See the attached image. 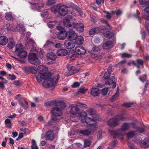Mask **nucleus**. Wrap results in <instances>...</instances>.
I'll return each mask as SVG.
<instances>
[{
  "instance_id": "obj_1",
  "label": "nucleus",
  "mask_w": 149,
  "mask_h": 149,
  "mask_svg": "<svg viewBox=\"0 0 149 149\" xmlns=\"http://www.w3.org/2000/svg\"><path fill=\"white\" fill-rule=\"evenodd\" d=\"M51 76V73L45 74L44 73L39 72L38 75H36V77L38 82H41L42 79H44L42 82V85L44 86L47 88L51 87L54 88L58 82L59 76L58 74H57L52 78L50 77Z\"/></svg>"
},
{
  "instance_id": "obj_2",
  "label": "nucleus",
  "mask_w": 149,
  "mask_h": 149,
  "mask_svg": "<svg viewBox=\"0 0 149 149\" xmlns=\"http://www.w3.org/2000/svg\"><path fill=\"white\" fill-rule=\"evenodd\" d=\"M130 127V124L128 123H125L123 124L120 128L118 129L117 131H114L112 130H109V132L114 137H121L122 139V136L124 134V132L128 130Z\"/></svg>"
},
{
  "instance_id": "obj_3",
  "label": "nucleus",
  "mask_w": 149,
  "mask_h": 149,
  "mask_svg": "<svg viewBox=\"0 0 149 149\" xmlns=\"http://www.w3.org/2000/svg\"><path fill=\"white\" fill-rule=\"evenodd\" d=\"M28 60L30 63L36 65H39L41 63L40 60L38 58L36 54L34 53H31L29 54Z\"/></svg>"
},
{
  "instance_id": "obj_4",
  "label": "nucleus",
  "mask_w": 149,
  "mask_h": 149,
  "mask_svg": "<svg viewBox=\"0 0 149 149\" xmlns=\"http://www.w3.org/2000/svg\"><path fill=\"white\" fill-rule=\"evenodd\" d=\"M51 112L52 114V118L54 121H56L57 120L56 116H60L63 113L62 110L57 107L53 108L51 111Z\"/></svg>"
},
{
  "instance_id": "obj_5",
  "label": "nucleus",
  "mask_w": 149,
  "mask_h": 149,
  "mask_svg": "<svg viewBox=\"0 0 149 149\" xmlns=\"http://www.w3.org/2000/svg\"><path fill=\"white\" fill-rule=\"evenodd\" d=\"M124 119L121 116H117L109 120L108 121V125L113 127L117 126L119 125V121L120 120H123Z\"/></svg>"
},
{
  "instance_id": "obj_6",
  "label": "nucleus",
  "mask_w": 149,
  "mask_h": 149,
  "mask_svg": "<svg viewBox=\"0 0 149 149\" xmlns=\"http://www.w3.org/2000/svg\"><path fill=\"white\" fill-rule=\"evenodd\" d=\"M70 113L72 116L76 117L77 114H79L81 113V110L77 107L75 105L72 104L70 106Z\"/></svg>"
},
{
  "instance_id": "obj_7",
  "label": "nucleus",
  "mask_w": 149,
  "mask_h": 149,
  "mask_svg": "<svg viewBox=\"0 0 149 149\" xmlns=\"http://www.w3.org/2000/svg\"><path fill=\"white\" fill-rule=\"evenodd\" d=\"M86 123L87 124L91 125L92 126L91 128H93L94 129H95L96 122L94 118H91L87 116V114L86 115Z\"/></svg>"
},
{
  "instance_id": "obj_8",
  "label": "nucleus",
  "mask_w": 149,
  "mask_h": 149,
  "mask_svg": "<svg viewBox=\"0 0 149 149\" xmlns=\"http://www.w3.org/2000/svg\"><path fill=\"white\" fill-rule=\"evenodd\" d=\"M95 129L91 128L88 129H86L83 130H79V133L84 136H88L90 135L93 132Z\"/></svg>"
},
{
  "instance_id": "obj_9",
  "label": "nucleus",
  "mask_w": 149,
  "mask_h": 149,
  "mask_svg": "<svg viewBox=\"0 0 149 149\" xmlns=\"http://www.w3.org/2000/svg\"><path fill=\"white\" fill-rule=\"evenodd\" d=\"M67 7L65 6H59L58 9L59 14L61 16H64L67 14Z\"/></svg>"
},
{
  "instance_id": "obj_10",
  "label": "nucleus",
  "mask_w": 149,
  "mask_h": 149,
  "mask_svg": "<svg viewBox=\"0 0 149 149\" xmlns=\"http://www.w3.org/2000/svg\"><path fill=\"white\" fill-rule=\"evenodd\" d=\"M68 38L70 40H74L77 37V35L75 31L72 30H70L67 32Z\"/></svg>"
},
{
  "instance_id": "obj_11",
  "label": "nucleus",
  "mask_w": 149,
  "mask_h": 149,
  "mask_svg": "<svg viewBox=\"0 0 149 149\" xmlns=\"http://www.w3.org/2000/svg\"><path fill=\"white\" fill-rule=\"evenodd\" d=\"M68 33L65 31H60L57 34V38L60 40H64L67 37Z\"/></svg>"
},
{
  "instance_id": "obj_12",
  "label": "nucleus",
  "mask_w": 149,
  "mask_h": 149,
  "mask_svg": "<svg viewBox=\"0 0 149 149\" xmlns=\"http://www.w3.org/2000/svg\"><path fill=\"white\" fill-rule=\"evenodd\" d=\"M64 45L65 47L68 49H71L75 46L74 43L70 40H65V41Z\"/></svg>"
},
{
  "instance_id": "obj_13",
  "label": "nucleus",
  "mask_w": 149,
  "mask_h": 149,
  "mask_svg": "<svg viewBox=\"0 0 149 149\" xmlns=\"http://www.w3.org/2000/svg\"><path fill=\"white\" fill-rule=\"evenodd\" d=\"M75 52L79 55L83 54L86 52V50L82 47L80 46L76 47L75 48Z\"/></svg>"
},
{
  "instance_id": "obj_14",
  "label": "nucleus",
  "mask_w": 149,
  "mask_h": 149,
  "mask_svg": "<svg viewBox=\"0 0 149 149\" xmlns=\"http://www.w3.org/2000/svg\"><path fill=\"white\" fill-rule=\"evenodd\" d=\"M113 46V42L111 41H107L104 43L102 47L104 49H107L112 47Z\"/></svg>"
},
{
  "instance_id": "obj_15",
  "label": "nucleus",
  "mask_w": 149,
  "mask_h": 149,
  "mask_svg": "<svg viewBox=\"0 0 149 149\" xmlns=\"http://www.w3.org/2000/svg\"><path fill=\"white\" fill-rule=\"evenodd\" d=\"M46 137L48 140L52 141L54 138V136L52 130L49 131L46 134Z\"/></svg>"
},
{
  "instance_id": "obj_16",
  "label": "nucleus",
  "mask_w": 149,
  "mask_h": 149,
  "mask_svg": "<svg viewBox=\"0 0 149 149\" xmlns=\"http://www.w3.org/2000/svg\"><path fill=\"white\" fill-rule=\"evenodd\" d=\"M75 28L76 29L77 31L82 32L84 29V24L81 23H75Z\"/></svg>"
},
{
  "instance_id": "obj_17",
  "label": "nucleus",
  "mask_w": 149,
  "mask_h": 149,
  "mask_svg": "<svg viewBox=\"0 0 149 149\" xmlns=\"http://www.w3.org/2000/svg\"><path fill=\"white\" fill-rule=\"evenodd\" d=\"M37 70L41 73H44L45 74H47L49 73H46V72L48 70V68L46 66L42 65H39L38 67Z\"/></svg>"
},
{
  "instance_id": "obj_18",
  "label": "nucleus",
  "mask_w": 149,
  "mask_h": 149,
  "mask_svg": "<svg viewBox=\"0 0 149 149\" xmlns=\"http://www.w3.org/2000/svg\"><path fill=\"white\" fill-rule=\"evenodd\" d=\"M68 52L66 49H59L57 52V54L59 56H65L68 54Z\"/></svg>"
},
{
  "instance_id": "obj_19",
  "label": "nucleus",
  "mask_w": 149,
  "mask_h": 149,
  "mask_svg": "<svg viewBox=\"0 0 149 149\" xmlns=\"http://www.w3.org/2000/svg\"><path fill=\"white\" fill-rule=\"evenodd\" d=\"M55 106L59 107L61 109H63L66 107V105L65 103L63 101H61L57 102L56 100Z\"/></svg>"
},
{
  "instance_id": "obj_20",
  "label": "nucleus",
  "mask_w": 149,
  "mask_h": 149,
  "mask_svg": "<svg viewBox=\"0 0 149 149\" xmlns=\"http://www.w3.org/2000/svg\"><path fill=\"white\" fill-rule=\"evenodd\" d=\"M8 38L5 36L0 37V44L2 45H5L8 42Z\"/></svg>"
},
{
  "instance_id": "obj_21",
  "label": "nucleus",
  "mask_w": 149,
  "mask_h": 149,
  "mask_svg": "<svg viewBox=\"0 0 149 149\" xmlns=\"http://www.w3.org/2000/svg\"><path fill=\"white\" fill-rule=\"evenodd\" d=\"M15 48V52L17 54L23 50V46L20 44H17L16 45Z\"/></svg>"
},
{
  "instance_id": "obj_22",
  "label": "nucleus",
  "mask_w": 149,
  "mask_h": 149,
  "mask_svg": "<svg viewBox=\"0 0 149 149\" xmlns=\"http://www.w3.org/2000/svg\"><path fill=\"white\" fill-rule=\"evenodd\" d=\"M101 29L98 27H94L91 29L89 31V34L90 35H93L94 34L97 33L100 31Z\"/></svg>"
},
{
  "instance_id": "obj_23",
  "label": "nucleus",
  "mask_w": 149,
  "mask_h": 149,
  "mask_svg": "<svg viewBox=\"0 0 149 149\" xmlns=\"http://www.w3.org/2000/svg\"><path fill=\"white\" fill-rule=\"evenodd\" d=\"M75 40V43L78 45L82 44L84 42V39L81 36H78L76 37Z\"/></svg>"
},
{
  "instance_id": "obj_24",
  "label": "nucleus",
  "mask_w": 149,
  "mask_h": 149,
  "mask_svg": "<svg viewBox=\"0 0 149 149\" xmlns=\"http://www.w3.org/2000/svg\"><path fill=\"white\" fill-rule=\"evenodd\" d=\"M99 93V89L97 88H92L91 91V93L94 96L98 95Z\"/></svg>"
},
{
  "instance_id": "obj_25",
  "label": "nucleus",
  "mask_w": 149,
  "mask_h": 149,
  "mask_svg": "<svg viewBox=\"0 0 149 149\" xmlns=\"http://www.w3.org/2000/svg\"><path fill=\"white\" fill-rule=\"evenodd\" d=\"M27 55V52L24 50L20 52L17 54V56L22 59L25 58Z\"/></svg>"
},
{
  "instance_id": "obj_26",
  "label": "nucleus",
  "mask_w": 149,
  "mask_h": 149,
  "mask_svg": "<svg viewBox=\"0 0 149 149\" xmlns=\"http://www.w3.org/2000/svg\"><path fill=\"white\" fill-rule=\"evenodd\" d=\"M72 17L70 15L66 16L63 19V25H65L68 23H70V21L72 19Z\"/></svg>"
},
{
  "instance_id": "obj_27",
  "label": "nucleus",
  "mask_w": 149,
  "mask_h": 149,
  "mask_svg": "<svg viewBox=\"0 0 149 149\" xmlns=\"http://www.w3.org/2000/svg\"><path fill=\"white\" fill-rule=\"evenodd\" d=\"M47 57L48 58L52 60H54L56 58V55L53 53H49L47 54Z\"/></svg>"
},
{
  "instance_id": "obj_28",
  "label": "nucleus",
  "mask_w": 149,
  "mask_h": 149,
  "mask_svg": "<svg viewBox=\"0 0 149 149\" xmlns=\"http://www.w3.org/2000/svg\"><path fill=\"white\" fill-rule=\"evenodd\" d=\"M111 71V67H109L108 68L107 71L105 73L104 75V77L105 79H107L110 76Z\"/></svg>"
},
{
  "instance_id": "obj_29",
  "label": "nucleus",
  "mask_w": 149,
  "mask_h": 149,
  "mask_svg": "<svg viewBox=\"0 0 149 149\" xmlns=\"http://www.w3.org/2000/svg\"><path fill=\"white\" fill-rule=\"evenodd\" d=\"M145 140V141L141 144V146L144 148L149 147V138H146Z\"/></svg>"
},
{
  "instance_id": "obj_30",
  "label": "nucleus",
  "mask_w": 149,
  "mask_h": 149,
  "mask_svg": "<svg viewBox=\"0 0 149 149\" xmlns=\"http://www.w3.org/2000/svg\"><path fill=\"white\" fill-rule=\"evenodd\" d=\"M56 100L51 101L45 103V105L46 107L52 106L53 105L55 106Z\"/></svg>"
},
{
  "instance_id": "obj_31",
  "label": "nucleus",
  "mask_w": 149,
  "mask_h": 149,
  "mask_svg": "<svg viewBox=\"0 0 149 149\" xmlns=\"http://www.w3.org/2000/svg\"><path fill=\"white\" fill-rule=\"evenodd\" d=\"M17 29L19 32H24L25 31L26 29L24 26L22 24H19V25L17 27Z\"/></svg>"
},
{
  "instance_id": "obj_32",
  "label": "nucleus",
  "mask_w": 149,
  "mask_h": 149,
  "mask_svg": "<svg viewBox=\"0 0 149 149\" xmlns=\"http://www.w3.org/2000/svg\"><path fill=\"white\" fill-rule=\"evenodd\" d=\"M75 105L81 108L86 109L87 108V106L86 105L83 103L80 102L77 103L75 104Z\"/></svg>"
},
{
  "instance_id": "obj_33",
  "label": "nucleus",
  "mask_w": 149,
  "mask_h": 149,
  "mask_svg": "<svg viewBox=\"0 0 149 149\" xmlns=\"http://www.w3.org/2000/svg\"><path fill=\"white\" fill-rule=\"evenodd\" d=\"M103 12L106 14L105 17L106 18L108 19H110L111 18V15L114 13V12L113 11L109 13L108 12L106 11L105 10H104Z\"/></svg>"
},
{
  "instance_id": "obj_34",
  "label": "nucleus",
  "mask_w": 149,
  "mask_h": 149,
  "mask_svg": "<svg viewBox=\"0 0 149 149\" xmlns=\"http://www.w3.org/2000/svg\"><path fill=\"white\" fill-rule=\"evenodd\" d=\"M19 102V104L21 106H22V107L24 109H26L28 107V104L25 102H24V103L21 102L20 100H19L18 101Z\"/></svg>"
},
{
  "instance_id": "obj_35",
  "label": "nucleus",
  "mask_w": 149,
  "mask_h": 149,
  "mask_svg": "<svg viewBox=\"0 0 149 149\" xmlns=\"http://www.w3.org/2000/svg\"><path fill=\"white\" fill-rule=\"evenodd\" d=\"M64 26L69 28L70 30H72L75 28V23H73L72 24L69 23Z\"/></svg>"
},
{
  "instance_id": "obj_36",
  "label": "nucleus",
  "mask_w": 149,
  "mask_h": 149,
  "mask_svg": "<svg viewBox=\"0 0 149 149\" xmlns=\"http://www.w3.org/2000/svg\"><path fill=\"white\" fill-rule=\"evenodd\" d=\"M13 26L12 25L10 24H6L4 27L5 29L8 31H10L13 30Z\"/></svg>"
},
{
  "instance_id": "obj_37",
  "label": "nucleus",
  "mask_w": 149,
  "mask_h": 149,
  "mask_svg": "<svg viewBox=\"0 0 149 149\" xmlns=\"http://www.w3.org/2000/svg\"><path fill=\"white\" fill-rule=\"evenodd\" d=\"M114 31H113L111 32H110L106 34L105 36L107 38L110 39L114 36Z\"/></svg>"
},
{
  "instance_id": "obj_38",
  "label": "nucleus",
  "mask_w": 149,
  "mask_h": 149,
  "mask_svg": "<svg viewBox=\"0 0 149 149\" xmlns=\"http://www.w3.org/2000/svg\"><path fill=\"white\" fill-rule=\"evenodd\" d=\"M119 92H117L112 97L110 98V100L111 102H113L116 100V98L118 97V96Z\"/></svg>"
},
{
  "instance_id": "obj_39",
  "label": "nucleus",
  "mask_w": 149,
  "mask_h": 149,
  "mask_svg": "<svg viewBox=\"0 0 149 149\" xmlns=\"http://www.w3.org/2000/svg\"><path fill=\"white\" fill-rule=\"evenodd\" d=\"M28 70L32 74H36V68L33 67L31 66L29 67Z\"/></svg>"
},
{
  "instance_id": "obj_40",
  "label": "nucleus",
  "mask_w": 149,
  "mask_h": 149,
  "mask_svg": "<svg viewBox=\"0 0 149 149\" xmlns=\"http://www.w3.org/2000/svg\"><path fill=\"white\" fill-rule=\"evenodd\" d=\"M5 17L8 21H10L13 19L12 15L8 13H6Z\"/></svg>"
},
{
  "instance_id": "obj_41",
  "label": "nucleus",
  "mask_w": 149,
  "mask_h": 149,
  "mask_svg": "<svg viewBox=\"0 0 149 149\" xmlns=\"http://www.w3.org/2000/svg\"><path fill=\"white\" fill-rule=\"evenodd\" d=\"M15 43L13 41H10L8 42L7 45V47L9 49H11L15 46Z\"/></svg>"
},
{
  "instance_id": "obj_42",
  "label": "nucleus",
  "mask_w": 149,
  "mask_h": 149,
  "mask_svg": "<svg viewBox=\"0 0 149 149\" xmlns=\"http://www.w3.org/2000/svg\"><path fill=\"white\" fill-rule=\"evenodd\" d=\"M91 141L88 139H85L84 141V147L87 148L91 144Z\"/></svg>"
},
{
  "instance_id": "obj_43",
  "label": "nucleus",
  "mask_w": 149,
  "mask_h": 149,
  "mask_svg": "<svg viewBox=\"0 0 149 149\" xmlns=\"http://www.w3.org/2000/svg\"><path fill=\"white\" fill-rule=\"evenodd\" d=\"M87 112L89 115L91 116H93L95 114V111L92 109L88 110L87 111Z\"/></svg>"
},
{
  "instance_id": "obj_44",
  "label": "nucleus",
  "mask_w": 149,
  "mask_h": 149,
  "mask_svg": "<svg viewBox=\"0 0 149 149\" xmlns=\"http://www.w3.org/2000/svg\"><path fill=\"white\" fill-rule=\"evenodd\" d=\"M117 145V141H114L112 142L110 144V146L108 148V149H112V148L116 146Z\"/></svg>"
},
{
  "instance_id": "obj_45",
  "label": "nucleus",
  "mask_w": 149,
  "mask_h": 149,
  "mask_svg": "<svg viewBox=\"0 0 149 149\" xmlns=\"http://www.w3.org/2000/svg\"><path fill=\"white\" fill-rule=\"evenodd\" d=\"M73 53L74 52L69 53L67 56L68 58H72V60H74V59L75 55Z\"/></svg>"
},
{
  "instance_id": "obj_46",
  "label": "nucleus",
  "mask_w": 149,
  "mask_h": 149,
  "mask_svg": "<svg viewBox=\"0 0 149 149\" xmlns=\"http://www.w3.org/2000/svg\"><path fill=\"white\" fill-rule=\"evenodd\" d=\"M135 135L134 132L131 131L128 132L127 134V137L128 138H131L134 137Z\"/></svg>"
},
{
  "instance_id": "obj_47",
  "label": "nucleus",
  "mask_w": 149,
  "mask_h": 149,
  "mask_svg": "<svg viewBox=\"0 0 149 149\" xmlns=\"http://www.w3.org/2000/svg\"><path fill=\"white\" fill-rule=\"evenodd\" d=\"M56 2V0H48L47 4L48 6L51 5L55 3Z\"/></svg>"
},
{
  "instance_id": "obj_48",
  "label": "nucleus",
  "mask_w": 149,
  "mask_h": 149,
  "mask_svg": "<svg viewBox=\"0 0 149 149\" xmlns=\"http://www.w3.org/2000/svg\"><path fill=\"white\" fill-rule=\"evenodd\" d=\"M121 57L123 58H130L132 57V55L127 53H124L122 54Z\"/></svg>"
},
{
  "instance_id": "obj_49",
  "label": "nucleus",
  "mask_w": 149,
  "mask_h": 149,
  "mask_svg": "<svg viewBox=\"0 0 149 149\" xmlns=\"http://www.w3.org/2000/svg\"><path fill=\"white\" fill-rule=\"evenodd\" d=\"M58 7L56 6H54L51 8V10L53 13H55L58 11Z\"/></svg>"
},
{
  "instance_id": "obj_50",
  "label": "nucleus",
  "mask_w": 149,
  "mask_h": 149,
  "mask_svg": "<svg viewBox=\"0 0 149 149\" xmlns=\"http://www.w3.org/2000/svg\"><path fill=\"white\" fill-rule=\"evenodd\" d=\"M92 50L94 52H98L100 51V47L98 46H95L93 48Z\"/></svg>"
},
{
  "instance_id": "obj_51",
  "label": "nucleus",
  "mask_w": 149,
  "mask_h": 149,
  "mask_svg": "<svg viewBox=\"0 0 149 149\" xmlns=\"http://www.w3.org/2000/svg\"><path fill=\"white\" fill-rule=\"evenodd\" d=\"M136 130V131L139 133H142L144 132V129L141 127H137L135 129Z\"/></svg>"
},
{
  "instance_id": "obj_52",
  "label": "nucleus",
  "mask_w": 149,
  "mask_h": 149,
  "mask_svg": "<svg viewBox=\"0 0 149 149\" xmlns=\"http://www.w3.org/2000/svg\"><path fill=\"white\" fill-rule=\"evenodd\" d=\"M136 64L139 65H143L144 62L141 59H138L136 61Z\"/></svg>"
},
{
  "instance_id": "obj_53",
  "label": "nucleus",
  "mask_w": 149,
  "mask_h": 149,
  "mask_svg": "<svg viewBox=\"0 0 149 149\" xmlns=\"http://www.w3.org/2000/svg\"><path fill=\"white\" fill-rule=\"evenodd\" d=\"M139 79L142 82H144L147 79L146 75L144 74L142 77H140Z\"/></svg>"
},
{
  "instance_id": "obj_54",
  "label": "nucleus",
  "mask_w": 149,
  "mask_h": 149,
  "mask_svg": "<svg viewBox=\"0 0 149 149\" xmlns=\"http://www.w3.org/2000/svg\"><path fill=\"white\" fill-rule=\"evenodd\" d=\"M148 6L145 8L144 9V15H149V5H148Z\"/></svg>"
},
{
  "instance_id": "obj_55",
  "label": "nucleus",
  "mask_w": 149,
  "mask_h": 149,
  "mask_svg": "<svg viewBox=\"0 0 149 149\" xmlns=\"http://www.w3.org/2000/svg\"><path fill=\"white\" fill-rule=\"evenodd\" d=\"M77 69H75L74 70H72L71 72H69V73L67 75V76H69L75 73H77L79 71V70H77Z\"/></svg>"
},
{
  "instance_id": "obj_56",
  "label": "nucleus",
  "mask_w": 149,
  "mask_h": 149,
  "mask_svg": "<svg viewBox=\"0 0 149 149\" xmlns=\"http://www.w3.org/2000/svg\"><path fill=\"white\" fill-rule=\"evenodd\" d=\"M108 89L107 88H105L103 89L101 91L103 95H106L108 92Z\"/></svg>"
},
{
  "instance_id": "obj_57",
  "label": "nucleus",
  "mask_w": 149,
  "mask_h": 149,
  "mask_svg": "<svg viewBox=\"0 0 149 149\" xmlns=\"http://www.w3.org/2000/svg\"><path fill=\"white\" fill-rule=\"evenodd\" d=\"M139 3L142 5H149V1H145L143 0H139Z\"/></svg>"
},
{
  "instance_id": "obj_58",
  "label": "nucleus",
  "mask_w": 149,
  "mask_h": 149,
  "mask_svg": "<svg viewBox=\"0 0 149 149\" xmlns=\"http://www.w3.org/2000/svg\"><path fill=\"white\" fill-rule=\"evenodd\" d=\"M87 91L88 89H86L84 88H81L78 90V92L79 93H84Z\"/></svg>"
},
{
  "instance_id": "obj_59",
  "label": "nucleus",
  "mask_w": 149,
  "mask_h": 149,
  "mask_svg": "<svg viewBox=\"0 0 149 149\" xmlns=\"http://www.w3.org/2000/svg\"><path fill=\"white\" fill-rule=\"evenodd\" d=\"M31 147L32 149L38 147L36 144V142L34 140H33L32 141V145Z\"/></svg>"
},
{
  "instance_id": "obj_60",
  "label": "nucleus",
  "mask_w": 149,
  "mask_h": 149,
  "mask_svg": "<svg viewBox=\"0 0 149 149\" xmlns=\"http://www.w3.org/2000/svg\"><path fill=\"white\" fill-rule=\"evenodd\" d=\"M114 81H113V79L110 78L106 81L105 84H111L113 83Z\"/></svg>"
},
{
  "instance_id": "obj_61",
  "label": "nucleus",
  "mask_w": 149,
  "mask_h": 149,
  "mask_svg": "<svg viewBox=\"0 0 149 149\" xmlns=\"http://www.w3.org/2000/svg\"><path fill=\"white\" fill-rule=\"evenodd\" d=\"M80 84L78 82H74L72 86V87L73 88H75L79 86Z\"/></svg>"
},
{
  "instance_id": "obj_62",
  "label": "nucleus",
  "mask_w": 149,
  "mask_h": 149,
  "mask_svg": "<svg viewBox=\"0 0 149 149\" xmlns=\"http://www.w3.org/2000/svg\"><path fill=\"white\" fill-rule=\"evenodd\" d=\"M91 56L92 58H94L95 60H97L99 59V58L100 57L97 56V54H92Z\"/></svg>"
},
{
  "instance_id": "obj_63",
  "label": "nucleus",
  "mask_w": 149,
  "mask_h": 149,
  "mask_svg": "<svg viewBox=\"0 0 149 149\" xmlns=\"http://www.w3.org/2000/svg\"><path fill=\"white\" fill-rule=\"evenodd\" d=\"M128 145L130 149H136L137 148L134 146L131 143H128Z\"/></svg>"
},
{
  "instance_id": "obj_64",
  "label": "nucleus",
  "mask_w": 149,
  "mask_h": 149,
  "mask_svg": "<svg viewBox=\"0 0 149 149\" xmlns=\"http://www.w3.org/2000/svg\"><path fill=\"white\" fill-rule=\"evenodd\" d=\"M133 104V103H125L123 105V106H124L126 107H130Z\"/></svg>"
}]
</instances>
